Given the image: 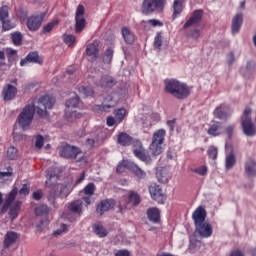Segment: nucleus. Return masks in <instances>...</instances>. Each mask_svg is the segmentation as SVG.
Listing matches in <instances>:
<instances>
[{
  "instance_id": "nucleus-52",
  "label": "nucleus",
  "mask_w": 256,
  "mask_h": 256,
  "mask_svg": "<svg viewBox=\"0 0 256 256\" xmlns=\"http://www.w3.org/2000/svg\"><path fill=\"white\" fill-rule=\"evenodd\" d=\"M192 173H196L197 175H200L201 177H205L207 175L208 168L205 165H202L198 168H192Z\"/></svg>"
},
{
  "instance_id": "nucleus-17",
  "label": "nucleus",
  "mask_w": 256,
  "mask_h": 256,
  "mask_svg": "<svg viewBox=\"0 0 256 256\" xmlns=\"http://www.w3.org/2000/svg\"><path fill=\"white\" fill-rule=\"evenodd\" d=\"M242 129L246 137H255L256 127L251 118L242 119Z\"/></svg>"
},
{
  "instance_id": "nucleus-6",
  "label": "nucleus",
  "mask_w": 256,
  "mask_h": 256,
  "mask_svg": "<svg viewBox=\"0 0 256 256\" xmlns=\"http://www.w3.org/2000/svg\"><path fill=\"white\" fill-rule=\"evenodd\" d=\"M165 129H159L154 132L152 137V143L150 145V150L152 151V155L157 157L163 153V142L165 141Z\"/></svg>"
},
{
  "instance_id": "nucleus-42",
  "label": "nucleus",
  "mask_w": 256,
  "mask_h": 256,
  "mask_svg": "<svg viewBox=\"0 0 256 256\" xmlns=\"http://www.w3.org/2000/svg\"><path fill=\"white\" fill-rule=\"evenodd\" d=\"M256 63L253 60L247 62L246 67L243 71L245 77H249V75H253L255 73Z\"/></svg>"
},
{
  "instance_id": "nucleus-40",
  "label": "nucleus",
  "mask_w": 256,
  "mask_h": 256,
  "mask_svg": "<svg viewBox=\"0 0 256 256\" xmlns=\"http://www.w3.org/2000/svg\"><path fill=\"white\" fill-rule=\"evenodd\" d=\"M11 40L13 45L16 47H21V45H23V34L19 31H16L11 34Z\"/></svg>"
},
{
  "instance_id": "nucleus-56",
  "label": "nucleus",
  "mask_w": 256,
  "mask_h": 256,
  "mask_svg": "<svg viewBox=\"0 0 256 256\" xmlns=\"http://www.w3.org/2000/svg\"><path fill=\"white\" fill-rule=\"evenodd\" d=\"M214 115L217 119H225V108L222 106L218 107L214 111Z\"/></svg>"
},
{
  "instance_id": "nucleus-22",
  "label": "nucleus",
  "mask_w": 256,
  "mask_h": 256,
  "mask_svg": "<svg viewBox=\"0 0 256 256\" xmlns=\"http://www.w3.org/2000/svg\"><path fill=\"white\" fill-rule=\"evenodd\" d=\"M226 164L225 167L227 171H230V169H233L235 167V164L237 163V157L235 155V151L233 148L226 145Z\"/></svg>"
},
{
  "instance_id": "nucleus-27",
  "label": "nucleus",
  "mask_w": 256,
  "mask_h": 256,
  "mask_svg": "<svg viewBox=\"0 0 256 256\" xmlns=\"http://www.w3.org/2000/svg\"><path fill=\"white\" fill-rule=\"evenodd\" d=\"M242 25H243V14L238 13L232 19V28H231L232 35H237L239 31H241Z\"/></svg>"
},
{
  "instance_id": "nucleus-37",
  "label": "nucleus",
  "mask_w": 256,
  "mask_h": 256,
  "mask_svg": "<svg viewBox=\"0 0 256 256\" xmlns=\"http://www.w3.org/2000/svg\"><path fill=\"white\" fill-rule=\"evenodd\" d=\"M114 53L113 48L108 47L102 56V63H104V65H111Z\"/></svg>"
},
{
  "instance_id": "nucleus-25",
  "label": "nucleus",
  "mask_w": 256,
  "mask_h": 256,
  "mask_svg": "<svg viewBox=\"0 0 256 256\" xmlns=\"http://www.w3.org/2000/svg\"><path fill=\"white\" fill-rule=\"evenodd\" d=\"M17 95V87L7 84L2 90V97L4 101H13Z\"/></svg>"
},
{
  "instance_id": "nucleus-33",
  "label": "nucleus",
  "mask_w": 256,
  "mask_h": 256,
  "mask_svg": "<svg viewBox=\"0 0 256 256\" xmlns=\"http://www.w3.org/2000/svg\"><path fill=\"white\" fill-rule=\"evenodd\" d=\"M156 177L159 183H163L164 185L169 183V179H171V175L167 169L158 170L156 172Z\"/></svg>"
},
{
  "instance_id": "nucleus-1",
  "label": "nucleus",
  "mask_w": 256,
  "mask_h": 256,
  "mask_svg": "<svg viewBox=\"0 0 256 256\" xmlns=\"http://www.w3.org/2000/svg\"><path fill=\"white\" fill-rule=\"evenodd\" d=\"M18 193L19 188H17V185H14L12 190L8 194H6L4 204L0 209V213L2 215L9 211V216L12 221H14V219H17V217L19 216V211H21L22 202L19 200L15 201V199H17Z\"/></svg>"
},
{
  "instance_id": "nucleus-61",
  "label": "nucleus",
  "mask_w": 256,
  "mask_h": 256,
  "mask_svg": "<svg viewBox=\"0 0 256 256\" xmlns=\"http://www.w3.org/2000/svg\"><path fill=\"white\" fill-rule=\"evenodd\" d=\"M8 61H15L17 59V50L11 48L7 49Z\"/></svg>"
},
{
  "instance_id": "nucleus-3",
  "label": "nucleus",
  "mask_w": 256,
  "mask_h": 256,
  "mask_svg": "<svg viewBox=\"0 0 256 256\" xmlns=\"http://www.w3.org/2000/svg\"><path fill=\"white\" fill-rule=\"evenodd\" d=\"M35 117V104L31 102L26 105L22 112L17 117V123L19 127H21L22 131H27L31 123H33V119Z\"/></svg>"
},
{
  "instance_id": "nucleus-60",
  "label": "nucleus",
  "mask_w": 256,
  "mask_h": 256,
  "mask_svg": "<svg viewBox=\"0 0 256 256\" xmlns=\"http://www.w3.org/2000/svg\"><path fill=\"white\" fill-rule=\"evenodd\" d=\"M226 63L229 67H231V65L233 63H235V53L233 51H230L227 55H226Z\"/></svg>"
},
{
  "instance_id": "nucleus-13",
  "label": "nucleus",
  "mask_w": 256,
  "mask_h": 256,
  "mask_svg": "<svg viewBox=\"0 0 256 256\" xmlns=\"http://www.w3.org/2000/svg\"><path fill=\"white\" fill-rule=\"evenodd\" d=\"M149 193L153 201L158 202L160 205H163L165 203V200L167 199L165 194H163V190L161 189V186L157 184H151L149 186Z\"/></svg>"
},
{
  "instance_id": "nucleus-44",
  "label": "nucleus",
  "mask_w": 256,
  "mask_h": 256,
  "mask_svg": "<svg viewBox=\"0 0 256 256\" xmlns=\"http://www.w3.org/2000/svg\"><path fill=\"white\" fill-rule=\"evenodd\" d=\"M6 155L10 161H15V159L19 157V150H17L15 146H10L6 152Z\"/></svg>"
},
{
  "instance_id": "nucleus-11",
  "label": "nucleus",
  "mask_w": 256,
  "mask_h": 256,
  "mask_svg": "<svg viewBox=\"0 0 256 256\" xmlns=\"http://www.w3.org/2000/svg\"><path fill=\"white\" fill-rule=\"evenodd\" d=\"M87 21L85 20V6L79 4L75 16V32L81 33L85 29Z\"/></svg>"
},
{
  "instance_id": "nucleus-39",
  "label": "nucleus",
  "mask_w": 256,
  "mask_h": 256,
  "mask_svg": "<svg viewBox=\"0 0 256 256\" xmlns=\"http://www.w3.org/2000/svg\"><path fill=\"white\" fill-rule=\"evenodd\" d=\"M133 166V162L128 160H123L117 165L116 173H125V171H131V167Z\"/></svg>"
},
{
  "instance_id": "nucleus-28",
  "label": "nucleus",
  "mask_w": 256,
  "mask_h": 256,
  "mask_svg": "<svg viewBox=\"0 0 256 256\" xmlns=\"http://www.w3.org/2000/svg\"><path fill=\"white\" fill-rule=\"evenodd\" d=\"M147 219L150 220L151 223L157 224L161 223V212L159 211V208L152 207L149 208L146 212Z\"/></svg>"
},
{
  "instance_id": "nucleus-9",
  "label": "nucleus",
  "mask_w": 256,
  "mask_h": 256,
  "mask_svg": "<svg viewBox=\"0 0 256 256\" xmlns=\"http://www.w3.org/2000/svg\"><path fill=\"white\" fill-rule=\"evenodd\" d=\"M81 153H83L81 148L70 144H64L59 149V155L64 159H77V156L81 155Z\"/></svg>"
},
{
  "instance_id": "nucleus-64",
  "label": "nucleus",
  "mask_w": 256,
  "mask_h": 256,
  "mask_svg": "<svg viewBox=\"0 0 256 256\" xmlns=\"http://www.w3.org/2000/svg\"><path fill=\"white\" fill-rule=\"evenodd\" d=\"M115 256H131V252L129 250H119L115 253Z\"/></svg>"
},
{
  "instance_id": "nucleus-59",
  "label": "nucleus",
  "mask_w": 256,
  "mask_h": 256,
  "mask_svg": "<svg viewBox=\"0 0 256 256\" xmlns=\"http://www.w3.org/2000/svg\"><path fill=\"white\" fill-rule=\"evenodd\" d=\"M35 111L37 115H39V117H47V115H49V113L47 112V109L39 105L35 108Z\"/></svg>"
},
{
  "instance_id": "nucleus-5",
  "label": "nucleus",
  "mask_w": 256,
  "mask_h": 256,
  "mask_svg": "<svg viewBox=\"0 0 256 256\" xmlns=\"http://www.w3.org/2000/svg\"><path fill=\"white\" fill-rule=\"evenodd\" d=\"M77 105H79V96L77 94H73L72 97L66 100L65 118L68 119V121H75L76 119H81L83 117V114L74 110L77 108Z\"/></svg>"
},
{
  "instance_id": "nucleus-24",
  "label": "nucleus",
  "mask_w": 256,
  "mask_h": 256,
  "mask_svg": "<svg viewBox=\"0 0 256 256\" xmlns=\"http://www.w3.org/2000/svg\"><path fill=\"white\" fill-rule=\"evenodd\" d=\"M53 183L54 189L58 193V197L60 199H65L69 197V194L71 193V185L68 184H55V180Z\"/></svg>"
},
{
  "instance_id": "nucleus-18",
  "label": "nucleus",
  "mask_w": 256,
  "mask_h": 256,
  "mask_svg": "<svg viewBox=\"0 0 256 256\" xmlns=\"http://www.w3.org/2000/svg\"><path fill=\"white\" fill-rule=\"evenodd\" d=\"M27 63H36L37 65H43V57L39 56V52H30L24 59L20 61L21 67H25Z\"/></svg>"
},
{
  "instance_id": "nucleus-10",
  "label": "nucleus",
  "mask_w": 256,
  "mask_h": 256,
  "mask_svg": "<svg viewBox=\"0 0 256 256\" xmlns=\"http://www.w3.org/2000/svg\"><path fill=\"white\" fill-rule=\"evenodd\" d=\"M43 19H45V13H40L36 15H31L26 20V27L28 31L35 33V31H39L41 29V25H43Z\"/></svg>"
},
{
  "instance_id": "nucleus-16",
  "label": "nucleus",
  "mask_w": 256,
  "mask_h": 256,
  "mask_svg": "<svg viewBox=\"0 0 256 256\" xmlns=\"http://www.w3.org/2000/svg\"><path fill=\"white\" fill-rule=\"evenodd\" d=\"M115 207V200L113 199H105L100 201V203L96 206V213L98 215L103 216L107 211H111Z\"/></svg>"
},
{
  "instance_id": "nucleus-48",
  "label": "nucleus",
  "mask_w": 256,
  "mask_h": 256,
  "mask_svg": "<svg viewBox=\"0 0 256 256\" xmlns=\"http://www.w3.org/2000/svg\"><path fill=\"white\" fill-rule=\"evenodd\" d=\"M181 13H183V4L174 2L172 19L178 17V15H181Z\"/></svg>"
},
{
  "instance_id": "nucleus-20",
  "label": "nucleus",
  "mask_w": 256,
  "mask_h": 256,
  "mask_svg": "<svg viewBox=\"0 0 256 256\" xmlns=\"http://www.w3.org/2000/svg\"><path fill=\"white\" fill-rule=\"evenodd\" d=\"M95 184L94 183H89L87 184L84 189H83V193H84V197H82V201H84V203H86V207H89V205H91V203H93V201L91 200V197H93V195H95Z\"/></svg>"
},
{
  "instance_id": "nucleus-51",
  "label": "nucleus",
  "mask_w": 256,
  "mask_h": 256,
  "mask_svg": "<svg viewBox=\"0 0 256 256\" xmlns=\"http://www.w3.org/2000/svg\"><path fill=\"white\" fill-rule=\"evenodd\" d=\"M27 15H29V12H27L26 9L21 7L16 9V17L19 19V21H25V19H27Z\"/></svg>"
},
{
  "instance_id": "nucleus-7",
  "label": "nucleus",
  "mask_w": 256,
  "mask_h": 256,
  "mask_svg": "<svg viewBox=\"0 0 256 256\" xmlns=\"http://www.w3.org/2000/svg\"><path fill=\"white\" fill-rule=\"evenodd\" d=\"M68 213L66 214V219L70 221V223H75L81 215H83V200L78 199L68 203L67 206Z\"/></svg>"
},
{
  "instance_id": "nucleus-57",
  "label": "nucleus",
  "mask_w": 256,
  "mask_h": 256,
  "mask_svg": "<svg viewBox=\"0 0 256 256\" xmlns=\"http://www.w3.org/2000/svg\"><path fill=\"white\" fill-rule=\"evenodd\" d=\"M127 113V110L125 108H120L116 111V119L121 123L123 119H125V114Z\"/></svg>"
},
{
  "instance_id": "nucleus-34",
  "label": "nucleus",
  "mask_w": 256,
  "mask_h": 256,
  "mask_svg": "<svg viewBox=\"0 0 256 256\" xmlns=\"http://www.w3.org/2000/svg\"><path fill=\"white\" fill-rule=\"evenodd\" d=\"M223 131V126L221 122H215L214 124L210 125L209 129L207 130L208 135L212 137H218Z\"/></svg>"
},
{
  "instance_id": "nucleus-36",
  "label": "nucleus",
  "mask_w": 256,
  "mask_h": 256,
  "mask_svg": "<svg viewBox=\"0 0 256 256\" xmlns=\"http://www.w3.org/2000/svg\"><path fill=\"white\" fill-rule=\"evenodd\" d=\"M245 173L248 177H255L256 175V162L255 160H247L245 163Z\"/></svg>"
},
{
  "instance_id": "nucleus-35",
  "label": "nucleus",
  "mask_w": 256,
  "mask_h": 256,
  "mask_svg": "<svg viewBox=\"0 0 256 256\" xmlns=\"http://www.w3.org/2000/svg\"><path fill=\"white\" fill-rule=\"evenodd\" d=\"M122 37L128 45H133V43H135V34H133L127 27L122 28Z\"/></svg>"
},
{
  "instance_id": "nucleus-2",
  "label": "nucleus",
  "mask_w": 256,
  "mask_h": 256,
  "mask_svg": "<svg viewBox=\"0 0 256 256\" xmlns=\"http://www.w3.org/2000/svg\"><path fill=\"white\" fill-rule=\"evenodd\" d=\"M165 93L172 95L175 99H187L191 95L189 86L175 79L165 80Z\"/></svg>"
},
{
  "instance_id": "nucleus-49",
  "label": "nucleus",
  "mask_w": 256,
  "mask_h": 256,
  "mask_svg": "<svg viewBox=\"0 0 256 256\" xmlns=\"http://www.w3.org/2000/svg\"><path fill=\"white\" fill-rule=\"evenodd\" d=\"M78 91L84 97H93V95L95 93L90 87H85V86H80L78 88Z\"/></svg>"
},
{
  "instance_id": "nucleus-41",
  "label": "nucleus",
  "mask_w": 256,
  "mask_h": 256,
  "mask_svg": "<svg viewBox=\"0 0 256 256\" xmlns=\"http://www.w3.org/2000/svg\"><path fill=\"white\" fill-rule=\"evenodd\" d=\"M0 23H2L3 31H11V29H15L17 27V23L13 22L9 18H6L4 20H0Z\"/></svg>"
},
{
  "instance_id": "nucleus-8",
  "label": "nucleus",
  "mask_w": 256,
  "mask_h": 256,
  "mask_svg": "<svg viewBox=\"0 0 256 256\" xmlns=\"http://www.w3.org/2000/svg\"><path fill=\"white\" fill-rule=\"evenodd\" d=\"M46 176L48 180L46 181V187L52 188L48 192L47 199L50 203V205H53V207H57V201L55 200V197L57 196V190H55V186H53V179H55V183L59 180V174L53 172L52 169H48L46 172Z\"/></svg>"
},
{
  "instance_id": "nucleus-4",
  "label": "nucleus",
  "mask_w": 256,
  "mask_h": 256,
  "mask_svg": "<svg viewBox=\"0 0 256 256\" xmlns=\"http://www.w3.org/2000/svg\"><path fill=\"white\" fill-rule=\"evenodd\" d=\"M167 6V0H143L141 4L142 15H153L163 13Z\"/></svg>"
},
{
  "instance_id": "nucleus-54",
  "label": "nucleus",
  "mask_w": 256,
  "mask_h": 256,
  "mask_svg": "<svg viewBox=\"0 0 256 256\" xmlns=\"http://www.w3.org/2000/svg\"><path fill=\"white\" fill-rule=\"evenodd\" d=\"M43 145H45V137L43 135L38 134L35 137V147L36 149H43Z\"/></svg>"
},
{
  "instance_id": "nucleus-29",
  "label": "nucleus",
  "mask_w": 256,
  "mask_h": 256,
  "mask_svg": "<svg viewBox=\"0 0 256 256\" xmlns=\"http://www.w3.org/2000/svg\"><path fill=\"white\" fill-rule=\"evenodd\" d=\"M115 85H117V80H115V78H113L112 76L104 75L100 79V86L103 89H111L115 87Z\"/></svg>"
},
{
  "instance_id": "nucleus-31",
  "label": "nucleus",
  "mask_w": 256,
  "mask_h": 256,
  "mask_svg": "<svg viewBox=\"0 0 256 256\" xmlns=\"http://www.w3.org/2000/svg\"><path fill=\"white\" fill-rule=\"evenodd\" d=\"M117 141L122 147H129L133 143V137L125 132H121L117 135Z\"/></svg>"
},
{
  "instance_id": "nucleus-50",
  "label": "nucleus",
  "mask_w": 256,
  "mask_h": 256,
  "mask_svg": "<svg viewBox=\"0 0 256 256\" xmlns=\"http://www.w3.org/2000/svg\"><path fill=\"white\" fill-rule=\"evenodd\" d=\"M55 25H59V21L53 20V21L49 22L48 24H46L45 26H43L42 32H43L45 35H47V33H51V31H53V28L55 27Z\"/></svg>"
},
{
  "instance_id": "nucleus-19",
  "label": "nucleus",
  "mask_w": 256,
  "mask_h": 256,
  "mask_svg": "<svg viewBox=\"0 0 256 256\" xmlns=\"http://www.w3.org/2000/svg\"><path fill=\"white\" fill-rule=\"evenodd\" d=\"M115 105H117V102L113 101V96L108 95L105 98L103 104L93 106V111H95L96 113H103V111H107L108 109H113Z\"/></svg>"
},
{
  "instance_id": "nucleus-62",
  "label": "nucleus",
  "mask_w": 256,
  "mask_h": 256,
  "mask_svg": "<svg viewBox=\"0 0 256 256\" xmlns=\"http://www.w3.org/2000/svg\"><path fill=\"white\" fill-rule=\"evenodd\" d=\"M29 185L23 184L22 188L18 191L19 195H24V197H27L29 195Z\"/></svg>"
},
{
  "instance_id": "nucleus-26",
  "label": "nucleus",
  "mask_w": 256,
  "mask_h": 256,
  "mask_svg": "<svg viewBox=\"0 0 256 256\" xmlns=\"http://www.w3.org/2000/svg\"><path fill=\"white\" fill-rule=\"evenodd\" d=\"M37 105L44 109H53V105H55V97L47 94L41 96L37 101Z\"/></svg>"
},
{
  "instance_id": "nucleus-45",
  "label": "nucleus",
  "mask_w": 256,
  "mask_h": 256,
  "mask_svg": "<svg viewBox=\"0 0 256 256\" xmlns=\"http://www.w3.org/2000/svg\"><path fill=\"white\" fill-rule=\"evenodd\" d=\"M9 177H13V168L9 166L6 172L0 171V182L9 181Z\"/></svg>"
},
{
  "instance_id": "nucleus-55",
  "label": "nucleus",
  "mask_w": 256,
  "mask_h": 256,
  "mask_svg": "<svg viewBox=\"0 0 256 256\" xmlns=\"http://www.w3.org/2000/svg\"><path fill=\"white\" fill-rule=\"evenodd\" d=\"M207 153H208V157L210 159H213V161H215V159H217L218 149L215 146H210L207 150Z\"/></svg>"
},
{
  "instance_id": "nucleus-38",
  "label": "nucleus",
  "mask_w": 256,
  "mask_h": 256,
  "mask_svg": "<svg viewBox=\"0 0 256 256\" xmlns=\"http://www.w3.org/2000/svg\"><path fill=\"white\" fill-rule=\"evenodd\" d=\"M92 229L95 235H97L100 238H105L107 237V235H109V232L107 231V229H105V227H103V225L101 224H94L92 226Z\"/></svg>"
},
{
  "instance_id": "nucleus-14",
  "label": "nucleus",
  "mask_w": 256,
  "mask_h": 256,
  "mask_svg": "<svg viewBox=\"0 0 256 256\" xmlns=\"http://www.w3.org/2000/svg\"><path fill=\"white\" fill-rule=\"evenodd\" d=\"M194 226L195 233L199 234L203 239H207L213 235V226L209 222H201Z\"/></svg>"
},
{
  "instance_id": "nucleus-15",
  "label": "nucleus",
  "mask_w": 256,
  "mask_h": 256,
  "mask_svg": "<svg viewBox=\"0 0 256 256\" xmlns=\"http://www.w3.org/2000/svg\"><path fill=\"white\" fill-rule=\"evenodd\" d=\"M204 11L201 9L195 10L190 18L186 21V23L183 26V29H189V27H195L201 23L204 15Z\"/></svg>"
},
{
  "instance_id": "nucleus-58",
  "label": "nucleus",
  "mask_w": 256,
  "mask_h": 256,
  "mask_svg": "<svg viewBox=\"0 0 256 256\" xmlns=\"http://www.w3.org/2000/svg\"><path fill=\"white\" fill-rule=\"evenodd\" d=\"M163 44V36L161 35V33H158L156 35V37L154 38V46L157 49H161V45Z\"/></svg>"
},
{
  "instance_id": "nucleus-23",
  "label": "nucleus",
  "mask_w": 256,
  "mask_h": 256,
  "mask_svg": "<svg viewBox=\"0 0 256 256\" xmlns=\"http://www.w3.org/2000/svg\"><path fill=\"white\" fill-rule=\"evenodd\" d=\"M17 239H19V234L13 231L8 232L4 236L2 254L5 253V249H9V247L15 245V243H17Z\"/></svg>"
},
{
  "instance_id": "nucleus-53",
  "label": "nucleus",
  "mask_w": 256,
  "mask_h": 256,
  "mask_svg": "<svg viewBox=\"0 0 256 256\" xmlns=\"http://www.w3.org/2000/svg\"><path fill=\"white\" fill-rule=\"evenodd\" d=\"M9 9L10 8L7 5L0 7V21L9 19Z\"/></svg>"
},
{
  "instance_id": "nucleus-43",
  "label": "nucleus",
  "mask_w": 256,
  "mask_h": 256,
  "mask_svg": "<svg viewBox=\"0 0 256 256\" xmlns=\"http://www.w3.org/2000/svg\"><path fill=\"white\" fill-rule=\"evenodd\" d=\"M128 199L129 203H131L134 207H137V205L141 203V196L135 191H130Z\"/></svg>"
},
{
  "instance_id": "nucleus-32",
  "label": "nucleus",
  "mask_w": 256,
  "mask_h": 256,
  "mask_svg": "<svg viewBox=\"0 0 256 256\" xmlns=\"http://www.w3.org/2000/svg\"><path fill=\"white\" fill-rule=\"evenodd\" d=\"M130 172L137 178L138 181H141L147 177V172L141 169L138 165L132 162V167Z\"/></svg>"
},
{
  "instance_id": "nucleus-46",
  "label": "nucleus",
  "mask_w": 256,
  "mask_h": 256,
  "mask_svg": "<svg viewBox=\"0 0 256 256\" xmlns=\"http://www.w3.org/2000/svg\"><path fill=\"white\" fill-rule=\"evenodd\" d=\"M49 213V206L42 204L35 208V215L38 217H43V215H47Z\"/></svg>"
},
{
  "instance_id": "nucleus-63",
  "label": "nucleus",
  "mask_w": 256,
  "mask_h": 256,
  "mask_svg": "<svg viewBox=\"0 0 256 256\" xmlns=\"http://www.w3.org/2000/svg\"><path fill=\"white\" fill-rule=\"evenodd\" d=\"M32 199H34L35 201H41V199H43V191L37 190L33 192Z\"/></svg>"
},
{
  "instance_id": "nucleus-30",
  "label": "nucleus",
  "mask_w": 256,
  "mask_h": 256,
  "mask_svg": "<svg viewBox=\"0 0 256 256\" xmlns=\"http://www.w3.org/2000/svg\"><path fill=\"white\" fill-rule=\"evenodd\" d=\"M133 153L135 157L140 159V161L147 163V165L151 164V156L147 154V151L145 150V148H141V149L135 148L133 149Z\"/></svg>"
},
{
  "instance_id": "nucleus-12",
  "label": "nucleus",
  "mask_w": 256,
  "mask_h": 256,
  "mask_svg": "<svg viewBox=\"0 0 256 256\" xmlns=\"http://www.w3.org/2000/svg\"><path fill=\"white\" fill-rule=\"evenodd\" d=\"M99 45H101V42L94 40L86 46V55L89 57L88 61H90V63L97 61L99 57Z\"/></svg>"
},
{
  "instance_id": "nucleus-47",
  "label": "nucleus",
  "mask_w": 256,
  "mask_h": 256,
  "mask_svg": "<svg viewBox=\"0 0 256 256\" xmlns=\"http://www.w3.org/2000/svg\"><path fill=\"white\" fill-rule=\"evenodd\" d=\"M63 41L66 45H68V47H73V45H75V41H77V38L73 34H64Z\"/></svg>"
},
{
  "instance_id": "nucleus-21",
  "label": "nucleus",
  "mask_w": 256,
  "mask_h": 256,
  "mask_svg": "<svg viewBox=\"0 0 256 256\" xmlns=\"http://www.w3.org/2000/svg\"><path fill=\"white\" fill-rule=\"evenodd\" d=\"M192 219L194 221V225H199L200 223H205V219H207V210L202 206H199L192 214Z\"/></svg>"
}]
</instances>
